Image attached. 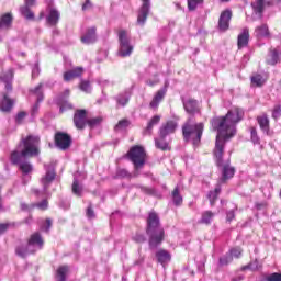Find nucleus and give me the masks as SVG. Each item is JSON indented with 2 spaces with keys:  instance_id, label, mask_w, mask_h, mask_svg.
I'll list each match as a JSON object with an SVG mask.
<instances>
[{
  "instance_id": "3c124183",
  "label": "nucleus",
  "mask_w": 281,
  "mask_h": 281,
  "mask_svg": "<svg viewBox=\"0 0 281 281\" xmlns=\"http://www.w3.org/2000/svg\"><path fill=\"white\" fill-rule=\"evenodd\" d=\"M272 117L273 120H278L281 117V105H276L274 109L272 110Z\"/></svg>"
},
{
  "instance_id": "ea45409f",
  "label": "nucleus",
  "mask_w": 281,
  "mask_h": 281,
  "mask_svg": "<svg viewBox=\"0 0 281 281\" xmlns=\"http://www.w3.org/2000/svg\"><path fill=\"white\" fill-rule=\"evenodd\" d=\"M250 142L256 146H260V136L256 127H250Z\"/></svg>"
},
{
  "instance_id": "393cba45",
  "label": "nucleus",
  "mask_w": 281,
  "mask_h": 281,
  "mask_svg": "<svg viewBox=\"0 0 281 281\" xmlns=\"http://www.w3.org/2000/svg\"><path fill=\"white\" fill-rule=\"evenodd\" d=\"M257 122L266 135H271V132L269 130V116L267 114H262L261 116H257Z\"/></svg>"
},
{
  "instance_id": "1a4fd4ad",
  "label": "nucleus",
  "mask_w": 281,
  "mask_h": 281,
  "mask_svg": "<svg viewBox=\"0 0 281 281\" xmlns=\"http://www.w3.org/2000/svg\"><path fill=\"white\" fill-rule=\"evenodd\" d=\"M168 87H170V82L167 80L165 81V86L155 93L149 103V108H151L154 111H157V109H159V104L164 102V98H166V93H168Z\"/></svg>"
},
{
  "instance_id": "4d7b16f0",
  "label": "nucleus",
  "mask_w": 281,
  "mask_h": 281,
  "mask_svg": "<svg viewBox=\"0 0 281 281\" xmlns=\"http://www.w3.org/2000/svg\"><path fill=\"white\" fill-rule=\"evenodd\" d=\"M47 200H42L40 203L35 204V207H38V210H47Z\"/></svg>"
},
{
  "instance_id": "2f4dec72",
  "label": "nucleus",
  "mask_w": 281,
  "mask_h": 281,
  "mask_svg": "<svg viewBox=\"0 0 281 281\" xmlns=\"http://www.w3.org/2000/svg\"><path fill=\"white\" fill-rule=\"evenodd\" d=\"M255 14H258L259 19H262V13L265 12V0H255L251 3Z\"/></svg>"
},
{
  "instance_id": "f257e3e1",
  "label": "nucleus",
  "mask_w": 281,
  "mask_h": 281,
  "mask_svg": "<svg viewBox=\"0 0 281 281\" xmlns=\"http://www.w3.org/2000/svg\"><path fill=\"white\" fill-rule=\"evenodd\" d=\"M240 120H243V111L240 109L229 110L225 116H215L211 120L213 131L217 132L214 149L216 166L222 168V177L217 181L215 189L207 194L211 205H214L218 199V194H221V186L228 179H232L236 172V169L229 166V161L223 164V153L225 150V142L232 139V137L236 135V124H238Z\"/></svg>"
},
{
  "instance_id": "5fc2aeb1",
  "label": "nucleus",
  "mask_w": 281,
  "mask_h": 281,
  "mask_svg": "<svg viewBox=\"0 0 281 281\" xmlns=\"http://www.w3.org/2000/svg\"><path fill=\"white\" fill-rule=\"evenodd\" d=\"M133 239L135 240V243H146V236H144L143 234H136Z\"/></svg>"
},
{
  "instance_id": "6ab92c4d",
  "label": "nucleus",
  "mask_w": 281,
  "mask_h": 281,
  "mask_svg": "<svg viewBox=\"0 0 281 281\" xmlns=\"http://www.w3.org/2000/svg\"><path fill=\"white\" fill-rule=\"evenodd\" d=\"M69 98V90H65L64 95L57 99V104L59 105L60 113H65V111H69V109H74L71 103L67 100Z\"/></svg>"
},
{
  "instance_id": "a19ab883",
  "label": "nucleus",
  "mask_w": 281,
  "mask_h": 281,
  "mask_svg": "<svg viewBox=\"0 0 281 281\" xmlns=\"http://www.w3.org/2000/svg\"><path fill=\"white\" fill-rule=\"evenodd\" d=\"M131 126V121L123 119L119 121V123L115 125L114 131L117 133L119 131H124L125 128H128Z\"/></svg>"
},
{
  "instance_id": "a878e982",
  "label": "nucleus",
  "mask_w": 281,
  "mask_h": 281,
  "mask_svg": "<svg viewBox=\"0 0 281 281\" xmlns=\"http://www.w3.org/2000/svg\"><path fill=\"white\" fill-rule=\"evenodd\" d=\"M117 106H126L131 100V90H125L115 97Z\"/></svg>"
},
{
  "instance_id": "7ed1b4c3",
  "label": "nucleus",
  "mask_w": 281,
  "mask_h": 281,
  "mask_svg": "<svg viewBox=\"0 0 281 281\" xmlns=\"http://www.w3.org/2000/svg\"><path fill=\"white\" fill-rule=\"evenodd\" d=\"M147 235L149 236V248L157 249L161 243H164V227L159 224V215L151 212L147 218Z\"/></svg>"
},
{
  "instance_id": "4468645a",
  "label": "nucleus",
  "mask_w": 281,
  "mask_h": 281,
  "mask_svg": "<svg viewBox=\"0 0 281 281\" xmlns=\"http://www.w3.org/2000/svg\"><path fill=\"white\" fill-rule=\"evenodd\" d=\"M229 21H232V10H224L218 20V29L221 32H227L229 30Z\"/></svg>"
},
{
  "instance_id": "b1692460",
  "label": "nucleus",
  "mask_w": 281,
  "mask_h": 281,
  "mask_svg": "<svg viewBox=\"0 0 281 281\" xmlns=\"http://www.w3.org/2000/svg\"><path fill=\"white\" fill-rule=\"evenodd\" d=\"M58 21H60V12L56 9H49L46 16V23L48 25H57Z\"/></svg>"
},
{
  "instance_id": "09e8293b",
  "label": "nucleus",
  "mask_w": 281,
  "mask_h": 281,
  "mask_svg": "<svg viewBox=\"0 0 281 281\" xmlns=\"http://www.w3.org/2000/svg\"><path fill=\"white\" fill-rule=\"evenodd\" d=\"M41 232H49L52 229V220L47 218L44 223L40 225Z\"/></svg>"
},
{
  "instance_id": "4c0bfd02",
  "label": "nucleus",
  "mask_w": 281,
  "mask_h": 281,
  "mask_svg": "<svg viewBox=\"0 0 281 281\" xmlns=\"http://www.w3.org/2000/svg\"><path fill=\"white\" fill-rule=\"evenodd\" d=\"M251 85H255V87H262L265 85L266 80L260 74H255L250 78Z\"/></svg>"
},
{
  "instance_id": "052dcab7",
  "label": "nucleus",
  "mask_w": 281,
  "mask_h": 281,
  "mask_svg": "<svg viewBox=\"0 0 281 281\" xmlns=\"http://www.w3.org/2000/svg\"><path fill=\"white\" fill-rule=\"evenodd\" d=\"M10 223H3V224H0V234H4L7 231H8V227H10Z\"/></svg>"
},
{
  "instance_id": "f03ea898",
  "label": "nucleus",
  "mask_w": 281,
  "mask_h": 281,
  "mask_svg": "<svg viewBox=\"0 0 281 281\" xmlns=\"http://www.w3.org/2000/svg\"><path fill=\"white\" fill-rule=\"evenodd\" d=\"M41 144V138L38 136L29 135L26 138H22L18 149L11 153V161L19 166L23 177L32 175L34 166L25 159V157H37L41 153L38 150V145Z\"/></svg>"
},
{
  "instance_id": "ddd939ff",
  "label": "nucleus",
  "mask_w": 281,
  "mask_h": 281,
  "mask_svg": "<svg viewBox=\"0 0 281 281\" xmlns=\"http://www.w3.org/2000/svg\"><path fill=\"white\" fill-rule=\"evenodd\" d=\"M177 121H167L165 124L160 126L159 135L161 139H166L168 135H172L175 131H177Z\"/></svg>"
},
{
  "instance_id": "f8f14e48",
  "label": "nucleus",
  "mask_w": 281,
  "mask_h": 281,
  "mask_svg": "<svg viewBox=\"0 0 281 281\" xmlns=\"http://www.w3.org/2000/svg\"><path fill=\"white\" fill-rule=\"evenodd\" d=\"M55 144L60 150H67L71 146V137L63 132H58L55 135Z\"/></svg>"
},
{
  "instance_id": "423d86ee",
  "label": "nucleus",
  "mask_w": 281,
  "mask_h": 281,
  "mask_svg": "<svg viewBox=\"0 0 281 281\" xmlns=\"http://www.w3.org/2000/svg\"><path fill=\"white\" fill-rule=\"evenodd\" d=\"M44 169L46 170V173L41 179L43 191L38 189H33V192L36 196H47L49 194L47 190L49 189V186H52L54 179H56V168H54V165H44Z\"/></svg>"
},
{
  "instance_id": "6e6552de",
  "label": "nucleus",
  "mask_w": 281,
  "mask_h": 281,
  "mask_svg": "<svg viewBox=\"0 0 281 281\" xmlns=\"http://www.w3.org/2000/svg\"><path fill=\"white\" fill-rule=\"evenodd\" d=\"M134 46L131 44V35L125 31H119V56L126 58L133 54Z\"/></svg>"
},
{
  "instance_id": "bf43d9fd",
  "label": "nucleus",
  "mask_w": 281,
  "mask_h": 281,
  "mask_svg": "<svg viewBox=\"0 0 281 281\" xmlns=\"http://www.w3.org/2000/svg\"><path fill=\"white\" fill-rule=\"evenodd\" d=\"M236 217V214L234 213V210H231L226 213V221L228 223H232V220Z\"/></svg>"
},
{
  "instance_id": "864d4df0",
  "label": "nucleus",
  "mask_w": 281,
  "mask_h": 281,
  "mask_svg": "<svg viewBox=\"0 0 281 281\" xmlns=\"http://www.w3.org/2000/svg\"><path fill=\"white\" fill-rule=\"evenodd\" d=\"M41 74V68L38 67V63H35L34 67L32 68V78H38Z\"/></svg>"
},
{
  "instance_id": "5701e85b",
  "label": "nucleus",
  "mask_w": 281,
  "mask_h": 281,
  "mask_svg": "<svg viewBox=\"0 0 281 281\" xmlns=\"http://www.w3.org/2000/svg\"><path fill=\"white\" fill-rule=\"evenodd\" d=\"M95 26H92L88 29L86 34L81 37V43H85L86 45H91V43H95Z\"/></svg>"
},
{
  "instance_id": "7c9ffc66",
  "label": "nucleus",
  "mask_w": 281,
  "mask_h": 281,
  "mask_svg": "<svg viewBox=\"0 0 281 281\" xmlns=\"http://www.w3.org/2000/svg\"><path fill=\"white\" fill-rule=\"evenodd\" d=\"M82 183H80V180H78V172L74 175V182H72V193L76 194V196H82Z\"/></svg>"
},
{
  "instance_id": "f3484780",
  "label": "nucleus",
  "mask_w": 281,
  "mask_h": 281,
  "mask_svg": "<svg viewBox=\"0 0 281 281\" xmlns=\"http://www.w3.org/2000/svg\"><path fill=\"white\" fill-rule=\"evenodd\" d=\"M182 104L184 110L189 113V115H194L199 113V101L194 99H184L182 100Z\"/></svg>"
},
{
  "instance_id": "bb28decb",
  "label": "nucleus",
  "mask_w": 281,
  "mask_h": 281,
  "mask_svg": "<svg viewBox=\"0 0 281 281\" xmlns=\"http://www.w3.org/2000/svg\"><path fill=\"white\" fill-rule=\"evenodd\" d=\"M67 276H69V266H59L55 273V280L67 281Z\"/></svg>"
},
{
  "instance_id": "aec40b11",
  "label": "nucleus",
  "mask_w": 281,
  "mask_h": 281,
  "mask_svg": "<svg viewBox=\"0 0 281 281\" xmlns=\"http://www.w3.org/2000/svg\"><path fill=\"white\" fill-rule=\"evenodd\" d=\"M14 78V69L10 68L8 71L0 75V80L4 82L7 91H12V80Z\"/></svg>"
},
{
  "instance_id": "39448f33",
  "label": "nucleus",
  "mask_w": 281,
  "mask_h": 281,
  "mask_svg": "<svg viewBox=\"0 0 281 281\" xmlns=\"http://www.w3.org/2000/svg\"><path fill=\"white\" fill-rule=\"evenodd\" d=\"M43 245H45V240L41 233L36 232L30 236L27 244H21L16 247L15 254L20 258H27L30 254H36V251L43 249Z\"/></svg>"
},
{
  "instance_id": "2eb2a0df",
  "label": "nucleus",
  "mask_w": 281,
  "mask_h": 281,
  "mask_svg": "<svg viewBox=\"0 0 281 281\" xmlns=\"http://www.w3.org/2000/svg\"><path fill=\"white\" fill-rule=\"evenodd\" d=\"M87 110H77L74 115V124L76 128L82 131L87 126Z\"/></svg>"
},
{
  "instance_id": "774afa93",
  "label": "nucleus",
  "mask_w": 281,
  "mask_h": 281,
  "mask_svg": "<svg viewBox=\"0 0 281 281\" xmlns=\"http://www.w3.org/2000/svg\"><path fill=\"white\" fill-rule=\"evenodd\" d=\"M21 207H22V210H27V204L22 203V204H21Z\"/></svg>"
},
{
  "instance_id": "37998d69",
  "label": "nucleus",
  "mask_w": 281,
  "mask_h": 281,
  "mask_svg": "<svg viewBox=\"0 0 281 281\" xmlns=\"http://www.w3.org/2000/svg\"><path fill=\"white\" fill-rule=\"evenodd\" d=\"M79 89L81 91H83V93H91V82L87 81V80H81L80 85H79Z\"/></svg>"
},
{
  "instance_id": "0eeeda50",
  "label": "nucleus",
  "mask_w": 281,
  "mask_h": 281,
  "mask_svg": "<svg viewBox=\"0 0 281 281\" xmlns=\"http://www.w3.org/2000/svg\"><path fill=\"white\" fill-rule=\"evenodd\" d=\"M127 157L130 161H132L134 170L137 171L144 168V165L146 164V150L144 149V147L139 145L131 147L127 153Z\"/></svg>"
},
{
  "instance_id": "c756f323",
  "label": "nucleus",
  "mask_w": 281,
  "mask_h": 281,
  "mask_svg": "<svg viewBox=\"0 0 281 281\" xmlns=\"http://www.w3.org/2000/svg\"><path fill=\"white\" fill-rule=\"evenodd\" d=\"M12 25V14L5 13L0 18V30H10Z\"/></svg>"
},
{
  "instance_id": "9b49d317",
  "label": "nucleus",
  "mask_w": 281,
  "mask_h": 281,
  "mask_svg": "<svg viewBox=\"0 0 281 281\" xmlns=\"http://www.w3.org/2000/svg\"><path fill=\"white\" fill-rule=\"evenodd\" d=\"M142 1H143V4L138 11L137 24L140 25V27H144V25H146L148 14H150V0H142Z\"/></svg>"
},
{
  "instance_id": "c9c22d12",
  "label": "nucleus",
  "mask_w": 281,
  "mask_h": 281,
  "mask_svg": "<svg viewBox=\"0 0 281 281\" xmlns=\"http://www.w3.org/2000/svg\"><path fill=\"white\" fill-rule=\"evenodd\" d=\"M155 145L156 148H159L160 150H170V146L166 142V138H161L159 135V138H155Z\"/></svg>"
},
{
  "instance_id": "412c9836",
  "label": "nucleus",
  "mask_w": 281,
  "mask_h": 281,
  "mask_svg": "<svg viewBox=\"0 0 281 281\" xmlns=\"http://www.w3.org/2000/svg\"><path fill=\"white\" fill-rule=\"evenodd\" d=\"M248 45H249V29L245 27L237 37V46H238V49H243V47H247Z\"/></svg>"
},
{
  "instance_id": "338daca9",
  "label": "nucleus",
  "mask_w": 281,
  "mask_h": 281,
  "mask_svg": "<svg viewBox=\"0 0 281 281\" xmlns=\"http://www.w3.org/2000/svg\"><path fill=\"white\" fill-rule=\"evenodd\" d=\"M144 263V257H139L138 260L135 261V265H143Z\"/></svg>"
},
{
  "instance_id": "20e7f679",
  "label": "nucleus",
  "mask_w": 281,
  "mask_h": 281,
  "mask_svg": "<svg viewBox=\"0 0 281 281\" xmlns=\"http://www.w3.org/2000/svg\"><path fill=\"white\" fill-rule=\"evenodd\" d=\"M204 130L205 125L203 123H192V119H188L182 125V135L184 142H191L194 147L199 146V144H201Z\"/></svg>"
},
{
  "instance_id": "8fccbe9b",
  "label": "nucleus",
  "mask_w": 281,
  "mask_h": 281,
  "mask_svg": "<svg viewBox=\"0 0 281 281\" xmlns=\"http://www.w3.org/2000/svg\"><path fill=\"white\" fill-rule=\"evenodd\" d=\"M266 281H281V273L280 272H273L270 276L266 278Z\"/></svg>"
},
{
  "instance_id": "72a5a7b5",
  "label": "nucleus",
  "mask_w": 281,
  "mask_h": 281,
  "mask_svg": "<svg viewBox=\"0 0 281 281\" xmlns=\"http://www.w3.org/2000/svg\"><path fill=\"white\" fill-rule=\"evenodd\" d=\"M214 221V213L212 211H204L198 223L201 225H211Z\"/></svg>"
},
{
  "instance_id": "69168bd1",
  "label": "nucleus",
  "mask_w": 281,
  "mask_h": 281,
  "mask_svg": "<svg viewBox=\"0 0 281 281\" xmlns=\"http://www.w3.org/2000/svg\"><path fill=\"white\" fill-rule=\"evenodd\" d=\"M266 205H267L266 203H257L256 209L257 210H262V207H266Z\"/></svg>"
},
{
  "instance_id": "dca6fc26",
  "label": "nucleus",
  "mask_w": 281,
  "mask_h": 281,
  "mask_svg": "<svg viewBox=\"0 0 281 281\" xmlns=\"http://www.w3.org/2000/svg\"><path fill=\"white\" fill-rule=\"evenodd\" d=\"M35 3H36V0H24V5L20 8V13L27 21H32V19H34V13L30 8H33Z\"/></svg>"
},
{
  "instance_id": "9d476101",
  "label": "nucleus",
  "mask_w": 281,
  "mask_h": 281,
  "mask_svg": "<svg viewBox=\"0 0 281 281\" xmlns=\"http://www.w3.org/2000/svg\"><path fill=\"white\" fill-rule=\"evenodd\" d=\"M31 95H35L36 97V103L32 106L31 109V116L32 117H36V115H38V109H40V104L43 101V83H40L37 87H35L34 89L30 90Z\"/></svg>"
},
{
  "instance_id": "13d9d810",
  "label": "nucleus",
  "mask_w": 281,
  "mask_h": 281,
  "mask_svg": "<svg viewBox=\"0 0 281 281\" xmlns=\"http://www.w3.org/2000/svg\"><path fill=\"white\" fill-rule=\"evenodd\" d=\"M146 85H148L149 87H155V85H159V78L158 77H154V79H148L146 81Z\"/></svg>"
},
{
  "instance_id": "79ce46f5",
  "label": "nucleus",
  "mask_w": 281,
  "mask_h": 281,
  "mask_svg": "<svg viewBox=\"0 0 281 281\" xmlns=\"http://www.w3.org/2000/svg\"><path fill=\"white\" fill-rule=\"evenodd\" d=\"M228 255L232 257V260L234 258H240L243 256V248L240 247H234L228 250Z\"/></svg>"
},
{
  "instance_id": "4be33fe9",
  "label": "nucleus",
  "mask_w": 281,
  "mask_h": 281,
  "mask_svg": "<svg viewBox=\"0 0 281 281\" xmlns=\"http://www.w3.org/2000/svg\"><path fill=\"white\" fill-rule=\"evenodd\" d=\"M171 199L176 207H180V205H183V196L181 195V184L176 186V188L171 192Z\"/></svg>"
},
{
  "instance_id": "680f3d73",
  "label": "nucleus",
  "mask_w": 281,
  "mask_h": 281,
  "mask_svg": "<svg viewBox=\"0 0 281 281\" xmlns=\"http://www.w3.org/2000/svg\"><path fill=\"white\" fill-rule=\"evenodd\" d=\"M87 216L88 218H95V213L93 212V209L90 206H88L87 209Z\"/></svg>"
},
{
  "instance_id": "e433bc0d",
  "label": "nucleus",
  "mask_w": 281,
  "mask_h": 281,
  "mask_svg": "<svg viewBox=\"0 0 281 281\" xmlns=\"http://www.w3.org/2000/svg\"><path fill=\"white\" fill-rule=\"evenodd\" d=\"M268 63L269 65H278V63H280V55L278 54L277 49H273L269 53Z\"/></svg>"
},
{
  "instance_id": "0e129e2a",
  "label": "nucleus",
  "mask_w": 281,
  "mask_h": 281,
  "mask_svg": "<svg viewBox=\"0 0 281 281\" xmlns=\"http://www.w3.org/2000/svg\"><path fill=\"white\" fill-rule=\"evenodd\" d=\"M146 194H151L153 196H155V194H157V191L155 189H145Z\"/></svg>"
},
{
  "instance_id": "cd10ccee",
  "label": "nucleus",
  "mask_w": 281,
  "mask_h": 281,
  "mask_svg": "<svg viewBox=\"0 0 281 281\" xmlns=\"http://www.w3.org/2000/svg\"><path fill=\"white\" fill-rule=\"evenodd\" d=\"M12 106H14V100L4 94L0 104V110L3 113H10V111H12Z\"/></svg>"
},
{
  "instance_id": "a18cd8bd",
  "label": "nucleus",
  "mask_w": 281,
  "mask_h": 281,
  "mask_svg": "<svg viewBox=\"0 0 281 281\" xmlns=\"http://www.w3.org/2000/svg\"><path fill=\"white\" fill-rule=\"evenodd\" d=\"M88 126H90V128H95V126H100V124H102V117L97 116L93 119L88 120L87 122Z\"/></svg>"
},
{
  "instance_id": "49530a36",
  "label": "nucleus",
  "mask_w": 281,
  "mask_h": 281,
  "mask_svg": "<svg viewBox=\"0 0 281 281\" xmlns=\"http://www.w3.org/2000/svg\"><path fill=\"white\" fill-rule=\"evenodd\" d=\"M116 177L120 179H131V173L126 169H117Z\"/></svg>"
},
{
  "instance_id": "c85d7f7f",
  "label": "nucleus",
  "mask_w": 281,
  "mask_h": 281,
  "mask_svg": "<svg viewBox=\"0 0 281 281\" xmlns=\"http://www.w3.org/2000/svg\"><path fill=\"white\" fill-rule=\"evenodd\" d=\"M269 26L267 24H261L255 29L256 38H269Z\"/></svg>"
},
{
  "instance_id": "f704fd0d",
  "label": "nucleus",
  "mask_w": 281,
  "mask_h": 281,
  "mask_svg": "<svg viewBox=\"0 0 281 281\" xmlns=\"http://www.w3.org/2000/svg\"><path fill=\"white\" fill-rule=\"evenodd\" d=\"M156 258L157 261L160 262V265H166V262H170V252L160 249L156 252Z\"/></svg>"
},
{
  "instance_id": "603ef678",
  "label": "nucleus",
  "mask_w": 281,
  "mask_h": 281,
  "mask_svg": "<svg viewBox=\"0 0 281 281\" xmlns=\"http://www.w3.org/2000/svg\"><path fill=\"white\" fill-rule=\"evenodd\" d=\"M97 85H99V87H101L102 89H104V87H109L110 82L106 79H102V78H97L95 79Z\"/></svg>"
},
{
  "instance_id": "473e14b6",
  "label": "nucleus",
  "mask_w": 281,
  "mask_h": 281,
  "mask_svg": "<svg viewBox=\"0 0 281 281\" xmlns=\"http://www.w3.org/2000/svg\"><path fill=\"white\" fill-rule=\"evenodd\" d=\"M159 122H161V116L154 115L147 124V127L145 130V135H153V128H154V126H157V124H159Z\"/></svg>"
},
{
  "instance_id": "58836bf2",
  "label": "nucleus",
  "mask_w": 281,
  "mask_h": 281,
  "mask_svg": "<svg viewBox=\"0 0 281 281\" xmlns=\"http://www.w3.org/2000/svg\"><path fill=\"white\" fill-rule=\"evenodd\" d=\"M234 259H232V255L229 252H226L225 255L221 256L218 259L220 267H227V265H231Z\"/></svg>"
},
{
  "instance_id": "6e6d98bb",
  "label": "nucleus",
  "mask_w": 281,
  "mask_h": 281,
  "mask_svg": "<svg viewBox=\"0 0 281 281\" xmlns=\"http://www.w3.org/2000/svg\"><path fill=\"white\" fill-rule=\"evenodd\" d=\"M26 115H27V113H25V112L18 113V115L15 117L16 124H21V122H23V120H25Z\"/></svg>"
},
{
  "instance_id": "c03bdc74",
  "label": "nucleus",
  "mask_w": 281,
  "mask_h": 281,
  "mask_svg": "<svg viewBox=\"0 0 281 281\" xmlns=\"http://www.w3.org/2000/svg\"><path fill=\"white\" fill-rule=\"evenodd\" d=\"M203 4V0H188V9L190 11H194L196 10V8H199V5Z\"/></svg>"
},
{
  "instance_id": "de8ad7c7",
  "label": "nucleus",
  "mask_w": 281,
  "mask_h": 281,
  "mask_svg": "<svg viewBox=\"0 0 281 281\" xmlns=\"http://www.w3.org/2000/svg\"><path fill=\"white\" fill-rule=\"evenodd\" d=\"M247 269H249L250 271H257L258 260H255V261L241 267V271H247Z\"/></svg>"
},
{
  "instance_id": "a211bd4d",
  "label": "nucleus",
  "mask_w": 281,
  "mask_h": 281,
  "mask_svg": "<svg viewBox=\"0 0 281 281\" xmlns=\"http://www.w3.org/2000/svg\"><path fill=\"white\" fill-rule=\"evenodd\" d=\"M82 74H85V68L82 67L72 68L64 72V80L65 82H71V80H75V78H80Z\"/></svg>"
},
{
  "instance_id": "e2e57ef3",
  "label": "nucleus",
  "mask_w": 281,
  "mask_h": 281,
  "mask_svg": "<svg viewBox=\"0 0 281 281\" xmlns=\"http://www.w3.org/2000/svg\"><path fill=\"white\" fill-rule=\"evenodd\" d=\"M91 8V0H86V2L82 5V10H89Z\"/></svg>"
}]
</instances>
